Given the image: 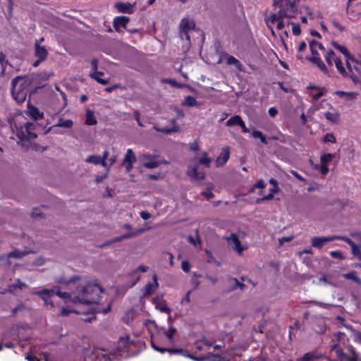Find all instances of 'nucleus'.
<instances>
[{
	"instance_id": "obj_37",
	"label": "nucleus",
	"mask_w": 361,
	"mask_h": 361,
	"mask_svg": "<svg viewBox=\"0 0 361 361\" xmlns=\"http://www.w3.org/2000/svg\"><path fill=\"white\" fill-rule=\"evenodd\" d=\"M242 121H243V119L241 118V117L240 116L236 115V116H234L230 118L226 121V126H235V125L239 126Z\"/></svg>"
},
{
	"instance_id": "obj_20",
	"label": "nucleus",
	"mask_w": 361,
	"mask_h": 361,
	"mask_svg": "<svg viewBox=\"0 0 361 361\" xmlns=\"http://www.w3.org/2000/svg\"><path fill=\"white\" fill-rule=\"evenodd\" d=\"M335 94L341 98H344L347 101L353 100L357 98L358 94L355 92L336 91Z\"/></svg>"
},
{
	"instance_id": "obj_19",
	"label": "nucleus",
	"mask_w": 361,
	"mask_h": 361,
	"mask_svg": "<svg viewBox=\"0 0 361 361\" xmlns=\"http://www.w3.org/2000/svg\"><path fill=\"white\" fill-rule=\"evenodd\" d=\"M117 10L121 13H133V5L130 3H116L115 5Z\"/></svg>"
},
{
	"instance_id": "obj_38",
	"label": "nucleus",
	"mask_w": 361,
	"mask_h": 361,
	"mask_svg": "<svg viewBox=\"0 0 361 361\" xmlns=\"http://www.w3.org/2000/svg\"><path fill=\"white\" fill-rule=\"evenodd\" d=\"M85 161L87 163H90V164H95V165H97V164H101L102 165L101 157L99 156V155H90V156H88L86 158Z\"/></svg>"
},
{
	"instance_id": "obj_28",
	"label": "nucleus",
	"mask_w": 361,
	"mask_h": 361,
	"mask_svg": "<svg viewBox=\"0 0 361 361\" xmlns=\"http://www.w3.org/2000/svg\"><path fill=\"white\" fill-rule=\"evenodd\" d=\"M135 310H134L133 309L127 310L122 317V321L124 323L129 324L130 323H131L133 322V320L135 317Z\"/></svg>"
},
{
	"instance_id": "obj_46",
	"label": "nucleus",
	"mask_w": 361,
	"mask_h": 361,
	"mask_svg": "<svg viewBox=\"0 0 361 361\" xmlns=\"http://www.w3.org/2000/svg\"><path fill=\"white\" fill-rule=\"evenodd\" d=\"M144 324L149 331H152L156 329V324L153 320L147 319L145 321Z\"/></svg>"
},
{
	"instance_id": "obj_55",
	"label": "nucleus",
	"mask_w": 361,
	"mask_h": 361,
	"mask_svg": "<svg viewBox=\"0 0 361 361\" xmlns=\"http://www.w3.org/2000/svg\"><path fill=\"white\" fill-rule=\"evenodd\" d=\"M293 239V236L282 237L279 239V245L282 246L285 242H290Z\"/></svg>"
},
{
	"instance_id": "obj_63",
	"label": "nucleus",
	"mask_w": 361,
	"mask_h": 361,
	"mask_svg": "<svg viewBox=\"0 0 361 361\" xmlns=\"http://www.w3.org/2000/svg\"><path fill=\"white\" fill-rule=\"evenodd\" d=\"M252 136L254 138H260L261 137H262V133L259 130H254L252 133Z\"/></svg>"
},
{
	"instance_id": "obj_57",
	"label": "nucleus",
	"mask_w": 361,
	"mask_h": 361,
	"mask_svg": "<svg viewBox=\"0 0 361 361\" xmlns=\"http://www.w3.org/2000/svg\"><path fill=\"white\" fill-rule=\"evenodd\" d=\"M268 113H269L270 116L274 117V116H276L277 115L278 110H277V109L276 107L272 106V107H270L268 109Z\"/></svg>"
},
{
	"instance_id": "obj_41",
	"label": "nucleus",
	"mask_w": 361,
	"mask_h": 361,
	"mask_svg": "<svg viewBox=\"0 0 361 361\" xmlns=\"http://www.w3.org/2000/svg\"><path fill=\"white\" fill-rule=\"evenodd\" d=\"M0 64L1 66V75H4L8 61L6 60V55L3 52H0Z\"/></svg>"
},
{
	"instance_id": "obj_22",
	"label": "nucleus",
	"mask_w": 361,
	"mask_h": 361,
	"mask_svg": "<svg viewBox=\"0 0 361 361\" xmlns=\"http://www.w3.org/2000/svg\"><path fill=\"white\" fill-rule=\"evenodd\" d=\"M324 116L328 121L334 123H338L340 121V114L337 111H326L324 113Z\"/></svg>"
},
{
	"instance_id": "obj_45",
	"label": "nucleus",
	"mask_w": 361,
	"mask_h": 361,
	"mask_svg": "<svg viewBox=\"0 0 361 361\" xmlns=\"http://www.w3.org/2000/svg\"><path fill=\"white\" fill-rule=\"evenodd\" d=\"M276 192H277V190L276 188L271 189L270 190V192L267 195L263 197L262 198L258 199L257 200V203H260V202H262L263 201L269 200L272 199L273 197H274V193H275Z\"/></svg>"
},
{
	"instance_id": "obj_32",
	"label": "nucleus",
	"mask_w": 361,
	"mask_h": 361,
	"mask_svg": "<svg viewBox=\"0 0 361 361\" xmlns=\"http://www.w3.org/2000/svg\"><path fill=\"white\" fill-rule=\"evenodd\" d=\"M334 64L338 70V71L343 76H348V69L346 70L343 66L342 61L341 59L337 57V59L334 61Z\"/></svg>"
},
{
	"instance_id": "obj_2",
	"label": "nucleus",
	"mask_w": 361,
	"mask_h": 361,
	"mask_svg": "<svg viewBox=\"0 0 361 361\" xmlns=\"http://www.w3.org/2000/svg\"><path fill=\"white\" fill-rule=\"evenodd\" d=\"M298 1L299 0H273V5L277 11L265 18L267 27H271V25L276 23L277 29L282 30L285 27L283 19L293 18L298 13Z\"/></svg>"
},
{
	"instance_id": "obj_40",
	"label": "nucleus",
	"mask_w": 361,
	"mask_h": 361,
	"mask_svg": "<svg viewBox=\"0 0 361 361\" xmlns=\"http://www.w3.org/2000/svg\"><path fill=\"white\" fill-rule=\"evenodd\" d=\"M310 48L312 53V55L317 54V48L320 49H324V47L322 46V44L315 40H311L310 42Z\"/></svg>"
},
{
	"instance_id": "obj_8",
	"label": "nucleus",
	"mask_w": 361,
	"mask_h": 361,
	"mask_svg": "<svg viewBox=\"0 0 361 361\" xmlns=\"http://www.w3.org/2000/svg\"><path fill=\"white\" fill-rule=\"evenodd\" d=\"M139 159L142 164L147 169H154L159 165V162L156 160L155 157L149 154H142L140 155Z\"/></svg>"
},
{
	"instance_id": "obj_51",
	"label": "nucleus",
	"mask_w": 361,
	"mask_h": 361,
	"mask_svg": "<svg viewBox=\"0 0 361 361\" xmlns=\"http://www.w3.org/2000/svg\"><path fill=\"white\" fill-rule=\"evenodd\" d=\"M109 167H107V169H106V172L104 175H102V176H97L94 178V181L96 183H101L102 182L104 179H106L108 176H109Z\"/></svg>"
},
{
	"instance_id": "obj_26",
	"label": "nucleus",
	"mask_w": 361,
	"mask_h": 361,
	"mask_svg": "<svg viewBox=\"0 0 361 361\" xmlns=\"http://www.w3.org/2000/svg\"><path fill=\"white\" fill-rule=\"evenodd\" d=\"M149 269V267L147 266H145V265H140L136 270H135L134 271H133L131 273V276L134 277L135 279V281L134 282L132 283V286H134L140 279V275L137 274V271H141V272H147Z\"/></svg>"
},
{
	"instance_id": "obj_44",
	"label": "nucleus",
	"mask_w": 361,
	"mask_h": 361,
	"mask_svg": "<svg viewBox=\"0 0 361 361\" xmlns=\"http://www.w3.org/2000/svg\"><path fill=\"white\" fill-rule=\"evenodd\" d=\"M334 157V154H330V153H326V154H322L320 157L321 164L327 165V164L333 159Z\"/></svg>"
},
{
	"instance_id": "obj_56",
	"label": "nucleus",
	"mask_w": 361,
	"mask_h": 361,
	"mask_svg": "<svg viewBox=\"0 0 361 361\" xmlns=\"http://www.w3.org/2000/svg\"><path fill=\"white\" fill-rule=\"evenodd\" d=\"M181 268L183 271L188 273L190 271V265L188 262L187 261H183L181 263Z\"/></svg>"
},
{
	"instance_id": "obj_5",
	"label": "nucleus",
	"mask_w": 361,
	"mask_h": 361,
	"mask_svg": "<svg viewBox=\"0 0 361 361\" xmlns=\"http://www.w3.org/2000/svg\"><path fill=\"white\" fill-rule=\"evenodd\" d=\"M36 124L31 122H27L17 130V137L20 140L35 139L37 134L35 132Z\"/></svg>"
},
{
	"instance_id": "obj_47",
	"label": "nucleus",
	"mask_w": 361,
	"mask_h": 361,
	"mask_svg": "<svg viewBox=\"0 0 361 361\" xmlns=\"http://www.w3.org/2000/svg\"><path fill=\"white\" fill-rule=\"evenodd\" d=\"M32 216L34 218V219H37V218H43L44 216H43V213L42 212V209L40 208H35L32 210Z\"/></svg>"
},
{
	"instance_id": "obj_50",
	"label": "nucleus",
	"mask_w": 361,
	"mask_h": 361,
	"mask_svg": "<svg viewBox=\"0 0 361 361\" xmlns=\"http://www.w3.org/2000/svg\"><path fill=\"white\" fill-rule=\"evenodd\" d=\"M324 142H329L331 143H335L336 140L334 135L332 133H327L325 135L323 139Z\"/></svg>"
},
{
	"instance_id": "obj_64",
	"label": "nucleus",
	"mask_w": 361,
	"mask_h": 361,
	"mask_svg": "<svg viewBox=\"0 0 361 361\" xmlns=\"http://www.w3.org/2000/svg\"><path fill=\"white\" fill-rule=\"evenodd\" d=\"M190 149L192 151L197 152L199 150V146L197 142H192L190 145Z\"/></svg>"
},
{
	"instance_id": "obj_23",
	"label": "nucleus",
	"mask_w": 361,
	"mask_h": 361,
	"mask_svg": "<svg viewBox=\"0 0 361 361\" xmlns=\"http://www.w3.org/2000/svg\"><path fill=\"white\" fill-rule=\"evenodd\" d=\"M104 75V73L102 72H90V76L95 80L98 83L101 85H106L109 82V79H102L101 78V76Z\"/></svg>"
},
{
	"instance_id": "obj_48",
	"label": "nucleus",
	"mask_w": 361,
	"mask_h": 361,
	"mask_svg": "<svg viewBox=\"0 0 361 361\" xmlns=\"http://www.w3.org/2000/svg\"><path fill=\"white\" fill-rule=\"evenodd\" d=\"M329 255L333 257L338 259H344L345 257L343 255L342 252L338 250L331 251Z\"/></svg>"
},
{
	"instance_id": "obj_17",
	"label": "nucleus",
	"mask_w": 361,
	"mask_h": 361,
	"mask_svg": "<svg viewBox=\"0 0 361 361\" xmlns=\"http://www.w3.org/2000/svg\"><path fill=\"white\" fill-rule=\"evenodd\" d=\"M195 27V23L193 20L189 18H183L180 21V28L181 32H189L193 30Z\"/></svg>"
},
{
	"instance_id": "obj_12",
	"label": "nucleus",
	"mask_w": 361,
	"mask_h": 361,
	"mask_svg": "<svg viewBox=\"0 0 361 361\" xmlns=\"http://www.w3.org/2000/svg\"><path fill=\"white\" fill-rule=\"evenodd\" d=\"M143 232H144V229H139L137 231L128 232L127 233H126L124 235L117 236V237L111 239L110 241H109L107 243V244H111V243H116V242H121L125 239L135 237L136 235H138Z\"/></svg>"
},
{
	"instance_id": "obj_62",
	"label": "nucleus",
	"mask_w": 361,
	"mask_h": 361,
	"mask_svg": "<svg viewBox=\"0 0 361 361\" xmlns=\"http://www.w3.org/2000/svg\"><path fill=\"white\" fill-rule=\"evenodd\" d=\"M290 172L291 174H293V176H294L299 180L305 181V179L302 176H301L297 171H290Z\"/></svg>"
},
{
	"instance_id": "obj_49",
	"label": "nucleus",
	"mask_w": 361,
	"mask_h": 361,
	"mask_svg": "<svg viewBox=\"0 0 361 361\" xmlns=\"http://www.w3.org/2000/svg\"><path fill=\"white\" fill-rule=\"evenodd\" d=\"M26 285L24 283L21 282L20 280H18L16 283L8 286L9 291L12 292L13 291L12 289L13 288H18L20 289H22Z\"/></svg>"
},
{
	"instance_id": "obj_9",
	"label": "nucleus",
	"mask_w": 361,
	"mask_h": 361,
	"mask_svg": "<svg viewBox=\"0 0 361 361\" xmlns=\"http://www.w3.org/2000/svg\"><path fill=\"white\" fill-rule=\"evenodd\" d=\"M159 283L157 281V276H153V282L147 283L142 290V297L146 298L152 295L158 288Z\"/></svg>"
},
{
	"instance_id": "obj_53",
	"label": "nucleus",
	"mask_w": 361,
	"mask_h": 361,
	"mask_svg": "<svg viewBox=\"0 0 361 361\" xmlns=\"http://www.w3.org/2000/svg\"><path fill=\"white\" fill-rule=\"evenodd\" d=\"M108 156H109V152H108V150H105L103 152L102 157H101L102 166H104V167L107 166L106 159L108 158Z\"/></svg>"
},
{
	"instance_id": "obj_61",
	"label": "nucleus",
	"mask_w": 361,
	"mask_h": 361,
	"mask_svg": "<svg viewBox=\"0 0 361 361\" xmlns=\"http://www.w3.org/2000/svg\"><path fill=\"white\" fill-rule=\"evenodd\" d=\"M176 332V329L173 328V327H171L168 332H166V336L167 337L171 340L173 338V336L174 334V333Z\"/></svg>"
},
{
	"instance_id": "obj_4",
	"label": "nucleus",
	"mask_w": 361,
	"mask_h": 361,
	"mask_svg": "<svg viewBox=\"0 0 361 361\" xmlns=\"http://www.w3.org/2000/svg\"><path fill=\"white\" fill-rule=\"evenodd\" d=\"M346 66L348 69V76L355 84L359 83L361 77V61L358 59H351L350 61L346 59Z\"/></svg>"
},
{
	"instance_id": "obj_14",
	"label": "nucleus",
	"mask_w": 361,
	"mask_h": 361,
	"mask_svg": "<svg viewBox=\"0 0 361 361\" xmlns=\"http://www.w3.org/2000/svg\"><path fill=\"white\" fill-rule=\"evenodd\" d=\"M187 174L194 180H202L204 178V173L203 172L198 171L196 166H189Z\"/></svg>"
},
{
	"instance_id": "obj_13",
	"label": "nucleus",
	"mask_w": 361,
	"mask_h": 361,
	"mask_svg": "<svg viewBox=\"0 0 361 361\" xmlns=\"http://www.w3.org/2000/svg\"><path fill=\"white\" fill-rule=\"evenodd\" d=\"M333 240V235L329 237H314L312 238V245L316 248L321 249L325 243Z\"/></svg>"
},
{
	"instance_id": "obj_21",
	"label": "nucleus",
	"mask_w": 361,
	"mask_h": 361,
	"mask_svg": "<svg viewBox=\"0 0 361 361\" xmlns=\"http://www.w3.org/2000/svg\"><path fill=\"white\" fill-rule=\"evenodd\" d=\"M153 304L155 305V308L162 312L170 314L171 310L166 306V303L163 301L159 300L157 298L152 299Z\"/></svg>"
},
{
	"instance_id": "obj_31",
	"label": "nucleus",
	"mask_w": 361,
	"mask_h": 361,
	"mask_svg": "<svg viewBox=\"0 0 361 361\" xmlns=\"http://www.w3.org/2000/svg\"><path fill=\"white\" fill-rule=\"evenodd\" d=\"M136 161V157L131 149H128L125 154L123 163H134Z\"/></svg>"
},
{
	"instance_id": "obj_3",
	"label": "nucleus",
	"mask_w": 361,
	"mask_h": 361,
	"mask_svg": "<svg viewBox=\"0 0 361 361\" xmlns=\"http://www.w3.org/2000/svg\"><path fill=\"white\" fill-rule=\"evenodd\" d=\"M30 82L25 78L18 76L12 80L11 92L14 99L18 103H23L25 101Z\"/></svg>"
},
{
	"instance_id": "obj_36",
	"label": "nucleus",
	"mask_w": 361,
	"mask_h": 361,
	"mask_svg": "<svg viewBox=\"0 0 361 361\" xmlns=\"http://www.w3.org/2000/svg\"><path fill=\"white\" fill-rule=\"evenodd\" d=\"M337 59V56L335 55L334 52L331 50H329L326 52L325 55V59L327 63L330 66L334 64L335 60Z\"/></svg>"
},
{
	"instance_id": "obj_39",
	"label": "nucleus",
	"mask_w": 361,
	"mask_h": 361,
	"mask_svg": "<svg viewBox=\"0 0 361 361\" xmlns=\"http://www.w3.org/2000/svg\"><path fill=\"white\" fill-rule=\"evenodd\" d=\"M343 276L346 279H350L355 281L357 283H361L360 279L357 276V274L355 271L345 273L343 275Z\"/></svg>"
},
{
	"instance_id": "obj_15",
	"label": "nucleus",
	"mask_w": 361,
	"mask_h": 361,
	"mask_svg": "<svg viewBox=\"0 0 361 361\" xmlns=\"http://www.w3.org/2000/svg\"><path fill=\"white\" fill-rule=\"evenodd\" d=\"M35 56L40 60H46L48 56V51L44 46L35 44Z\"/></svg>"
},
{
	"instance_id": "obj_16",
	"label": "nucleus",
	"mask_w": 361,
	"mask_h": 361,
	"mask_svg": "<svg viewBox=\"0 0 361 361\" xmlns=\"http://www.w3.org/2000/svg\"><path fill=\"white\" fill-rule=\"evenodd\" d=\"M128 22L129 18L126 16L116 17L114 20V27L117 32H119L120 27L126 28Z\"/></svg>"
},
{
	"instance_id": "obj_54",
	"label": "nucleus",
	"mask_w": 361,
	"mask_h": 361,
	"mask_svg": "<svg viewBox=\"0 0 361 361\" xmlns=\"http://www.w3.org/2000/svg\"><path fill=\"white\" fill-rule=\"evenodd\" d=\"M292 32L295 35L300 34V27L298 24L292 23Z\"/></svg>"
},
{
	"instance_id": "obj_18",
	"label": "nucleus",
	"mask_w": 361,
	"mask_h": 361,
	"mask_svg": "<svg viewBox=\"0 0 361 361\" xmlns=\"http://www.w3.org/2000/svg\"><path fill=\"white\" fill-rule=\"evenodd\" d=\"M226 61L228 65H233L235 67V68L240 71H244L243 64L238 59H237L234 56L231 55H226Z\"/></svg>"
},
{
	"instance_id": "obj_10",
	"label": "nucleus",
	"mask_w": 361,
	"mask_h": 361,
	"mask_svg": "<svg viewBox=\"0 0 361 361\" xmlns=\"http://www.w3.org/2000/svg\"><path fill=\"white\" fill-rule=\"evenodd\" d=\"M230 157V149L228 147L222 148L221 152L216 159V166L217 167L224 166Z\"/></svg>"
},
{
	"instance_id": "obj_35",
	"label": "nucleus",
	"mask_w": 361,
	"mask_h": 361,
	"mask_svg": "<svg viewBox=\"0 0 361 361\" xmlns=\"http://www.w3.org/2000/svg\"><path fill=\"white\" fill-rule=\"evenodd\" d=\"M229 282L231 285L232 286L231 290L239 288L240 290H244L246 286L240 281H238L235 278H231L229 279Z\"/></svg>"
},
{
	"instance_id": "obj_52",
	"label": "nucleus",
	"mask_w": 361,
	"mask_h": 361,
	"mask_svg": "<svg viewBox=\"0 0 361 361\" xmlns=\"http://www.w3.org/2000/svg\"><path fill=\"white\" fill-rule=\"evenodd\" d=\"M152 347L154 349H155L156 350L159 351L161 353H164L165 351H169L171 353H180L181 351L180 350H169V349H166V348H160L157 347L154 344H152Z\"/></svg>"
},
{
	"instance_id": "obj_25",
	"label": "nucleus",
	"mask_w": 361,
	"mask_h": 361,
	"mask_svg": "<svg viewBox=\"0 0 361 361\" xmlns=\"http://www.w3.org/2000/svg\"><path fill=\"white\" fill-rule=\"evenodd\" d=\"M171 123L173 124L172 128H159L154 126V129L157 132L164 133L165 134H170L173 132H177L178 130V128L176 126V120L172 119Z\"/></svg>"
},
{
	"instance_id": "obj_6",
	"label": "nucleus",
	"mask_w": 361,
	"mask_h": 361,
	"mask_svg": "<svg viewBox=\"0 0 361 361\" xmlns=\"http://www.w3.org/2000/svg\"><path fill=\"white\" fill-rule=\"evenodd\" d=\"M61 291L58 286H54L52 288H43L40 290L33 292L34 294L39 295L41 299L44 302L45 305H50L54 307V305L50 298L54 295H57V292Z\"/></svg>"
},
{
	"instance_id": "obj_11",
	"label": "nucleus",
	"mask_w": 361,
	"mask_h": 361,
	"mask_svg": "<svg viewBox=\"0 0 361 361\" xmlns=\"http://www.w3.org/2000/svg\"><path fill=\"white\" fill-rule=\"evenodd\" d=\"M226 240L238 254L242 253L243 247L241 246L240 241L235 233H231L230 236L226 238Z\"/></svg>"
},
{
	"instance_id": "obj_27",
	"label": "nucleus",
	"mask_w": 361,
	"mask_h": 361,
	"mask_svg": "<svg viewBox=\"0 0 361 361\" xmlns=\"http://www.w3.org/2000/svg\"><path fill=\"white\" fill-rule=\"evenodd\" d=\"M30 252V251L14 250L13 251L9 252L7 256L8 258L20 259L27 255V254H29Z\"/></svg>"
},
{
	"instance_id": "obj_30",
	"label": "nucleus",
	"mask_w": 361,
	"mask_h": 361,
	"mask_svg": "<svg viewBox=\"0 0 361 361\" xmlns=\"http://www.w3.org/2000/svg\"><path fill=\"white\" fill-rule=\"evenodd\" d=\"M309 60L312 61L313 63L317 64V66L324 73L327 72L326 67L321 59L317 56L315 54H313L312 57L309 59Z\"/></svg>"
},
{
	"instance_id": "obj_1",
	"label": "nucleus",
	"mask_w": 361,
	"mask_h": 361,
	"mask_svg": "<svg viewBox=\"0 0 361 361\" xmlns=\"http://www.w3.org/2000/svg\"><path fill=\"white\" fill-rule=\"evenodd\" d=\"M60 283L73 284L75 290L71 293L58 291L57 295L63 299L64 302L73 304L98 303L103 290L95 283H86L80 277L74 276L68 279H59L56 281Z\"/></svg>"
},
{
	"instance_id": "obj_60",
	"label": "nucleus",
	"mask_w": 361,
	"mask_h": 361,
	"mask_svg": "<svg viewBox=\"0 0 361 361\" xmlns=\"http://www.w3.org/2000/svg\"><path fill=\"white\" fill-rule=\"evenodd\" d=\"M140 215L141 218L144 220H147L151 217V214L146 211H142L140 213Z\"/></svg>"
},
{
	"instance_id": "obj_24",
	"label": "nucleus",
	"mask_w": 361,
	"mask_h": 361,
	"mask_svg": "<svg viewBox=\"0 0 361 361\" xmlns=\"http://www.w3.org/2000/svg\"><path fill=\"white\" fill-rule=\"evenodd\" d=\"M27 114L35 120L40 119L43 116V114L41 113L37 108L32 106H28Z\"/></svg>"
},
{
	"instance_id": "obj_33",
	"label": "nucleus",
	"mask_w": 361,
	"mask_h": 361,
	"mask_svg": "<svg viewBox=\"0 0 361 361\" xmlns=\"http://www.w3.org/2000/svg\"><path fill=\"white\" fill-rule=\"evenodd\" d=\"M85 123L88 126H93L97 123V120L94 117L93 111L89 109L86 111Z\"/></svg>"
},
{
	"instance_id": "obj_29",
	"label": "nucleus",
	"mask_w": 361,
	"mask_h": 361,
	"mask_svg": "<svg viewBox=\"0 0 361 361\" xmlns=\"http://www.w3.org/2000/svg\"><path fill=\"white\" fill-rule=\"evenodd\" d=\"M200 155L198 163L209 168L210 166L212 159L208 157L207 153L205 152H201Z\"/></svg>"
},
{
	"instance_id": "obj_58",
	"label": "nucleus",
	"mask_w": 361,
	"mask_h": 361,
	"mask_svg": "<svg viewBox=\"0 0 361 361\" xmlns=\"http://www.w3.org/2000/svg\"><path fill=\"white\" fill-rule=\"evenodd\" d=\"M353 339L355 342L361 343V332H355L353 334Z\"/></svg>"
},
{
	"instance_id": "obj_34",
	"label": "nucleus",
	"mask_w": 361,
	"mask_h": 361,
	"mask_svg": "<svg viewBox=\"0 0 361 361\" xmlns=\"http://www.w3.org/2000/svg\"><path fill=\"white\" fill-rule=\"evenodd\" d=\"M73 125V123L70 119L59 118L58 123L54 126L56 127H62L66 128H71Z\"/></svg>"
},
{
	"instance_id": "obj_59",
	"label": "nucleus",
	"mask_w": 361,
	"mask_h": 361,
	"mask_svg": "<svg viewBox=\"0 0 361 361\" xmlns=\"http://www.w3.org/2000/svg\"><path fill=\"white\" fill-rule=\"evenodd\" d=\"M97 64H98V61L97 59H92V61H91V65H92V70H91V72H98L97 71Z\"/></svg>"
},
{
	"instance_id": "obj_43",
	"label": "nucleus",
	"mask_w": 361,
	"mask_h": 361,
	"mask_svg": "<svg viewBox=\"0 0 361 361\" xmlns=\"http://www.w3.org/2000/svg\"><path fill=\"white\" fill-rule=\"evenodd\" d=\"M183 105L188 106H198V102L196 99L192 96H187L183 102Z\"/></svg>"
},
{
	"instance_id": "obj_42",
	"label": "nucleus",
	"mask_w": 361,
	"mask_h": 361,
	"mask_svg": "<svg viewBox=\"0 0 361 361\" xmlns=\"http://www.w3.org/2000/svg\"><path fill=\"white\" fill-rule=\"evenodd\" d=\"M331 44L335 49L341 52L346 58H348L349 53L345 47L339 44L336 42H332Z\"/></svg>"
},
{
	"instance_id": "obj_7",
	"label": "nucleus",
	"mask_w": 361,
	"mask_h": 361,
	"mask_svg": "<svg viewBox=\"0 0 361 361\" xmlns=\"http://www.w3.org/2000/svg\"><path fill=\"white\" fill-rule=\"evenodd\" d=\"M334 240H340L345 241L351 247L352 255L357 259L361 260V245L355 243L352 239L342 235H333Z\"/></svg>"
}]
</instances>
